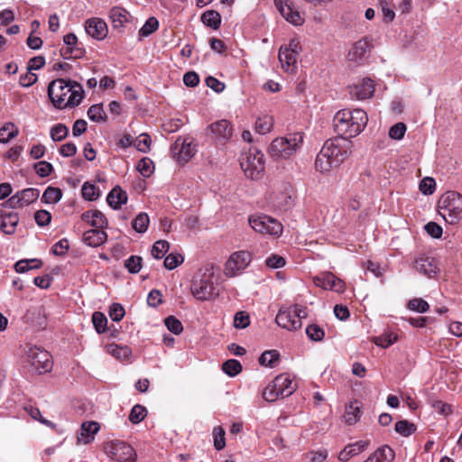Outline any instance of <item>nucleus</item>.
<instances>
[{
    "instance_id": "nucleus-1",
    "label": "nucleus",
    "mask_w": 462,
    "mask_h": 462,
    "mask_svg": "<svg viewBox=\"0 0 462 462\" xmlns=\"http://www.w3.org/2000/svg\"><path fill=\"white\" fill-rule=\"evenodd\" d=\"M48 96L56 108L64 109L79 106L84 97V90L76 81L57 79L49 84Z\"/></svg>"
},
{
    "instance_id": "nucleus-2",
    "label": "nucleus",
    "mask_w": 462,
    "mask_h": 462,
    "mask_svg": "<svg viewBox=\"0 0 462 462\" xmlns=\"http://www.w3.org/2000/svg\"><path fill=\"white\" fill-rule=\"evenodd\" d=\"M350 143L343 138L327 140L317 154L315 169L328 173L337 168L348 156Z\"/></svg>"
},
{
    "instance_id": "nucleus-3",
    "label": "nucleus",
    "mask_w": 462,
    "mask_h": 462,
    "mask_svg": "<svg viewBox=\"0 0 462 462\" xmlns=\"http://www.w3.org/2000/svg\"><path fill=\"white\" fill-rule=\"evenodd\" d=\"M368 116L362 109H342L336 113L333 118L335 131L348 141L349 138L358 135L366 126Z\"/></svg>"
},
{
    "instance_id": "nucleus-4",
    "label": "nucleus",
    "mask_w": 462,
    "mask_h": 462,
    "mask_svg": "<svg viewBox=\"0 0 462 462\" xmlns=\"http://www.w3.org/2000/svg\"><path fill=\"white\" fill-rule=\"evenodd\" d=\"M302 143V134L295 133L286 137L275 138L270 144L268 152L270 155L276 160L288 159L300 149Z\"/></svg>"
},
{
    "instance_id": "nucleus-5",
    "label": "nucleus",
    "mask_w": 462,
    "mask_h": 462,
    "mask_svg": "<svg viewBox=\"0 0 462 462\" xmlns=\"http://www.w3.org/2000/svg\"><path fill=\"white\" fill-rule=\"evenodd\" d=\"M439 213L447 223L456 224L462 212V195L456 191H447L438 203Z\"/></svg>"
},
{
    "instance_id": "nucleus-6",
    "label": "nucleus",
    "mask_w": 462,
    "mask_h": 462,
    "mask_svg": "<svg viewBox=\"0 0 462 462\" xmlns=\"http://www.w3.org/2000/svg\"><path fill=\"white\" fill-rule=\"evenodd\" d=\"M240 166L247 178L258 180L264 171V155L257 149H250L242 154Z\"/></svg>"
},
{
    "instance_id": "nucleus-7",
    "label": "nucleus",
    "mask_w": 462,
    "mask_h": 462,
    "mask_svg": "<svg viewBox=\"0 0 462 462\" xmlns=\"http://www.w3.org/2000/svg\"><path fill=\"white\" fill-rule=\"evenodd\" d=\"M250 226L257 233L280 236L282 233V225L275 218L267 215H254L248 219Z\"/></svg>"
},
{
    "instance_id": "nucleus-8",
    "label": "nucleus",
    "mask_w": 462,
    "mask_h": 462,
    "mask_svg": "<svg viewBox=\"0 0 462 462\" xmlns=\"http://www.w3.org/2000/svg\"><path fill=\"white\" fill-rule=\"evenodd\" d=\"M373 49V40L367 36L363 37L355 42L348 50L347 60L356 65H363Z\"/></svg>"
},
{
    "instance_id": "nucleus-9",
    "label": "nucleus",
    "mask_w": 462,
    "mask_h": 462,
    "mask_svg": "<svg viewBox=\"0 0 462 462\" xmlns=\"http://www.w3.org/2000/svg\"><path fill=\"white\" fill-rule=\"evenodd\" d=\"M28 362L39 374H43L51 369V355L48 351L37 346H29L26 351Z\"/></svg>"
},
{
    "instance_id": "nucleus-10",
    "label": "nucleus",
    "mask_w": 462,
    "mask_h": 462,
    "mask_svg": "<svg viewBox=\"0 0 462 462\" xmlns=\"http://www.w3.org/2000/svg\"><path fill=\"white\" fill-rule=\"evenodd\" d=\"M40 190L34 188H28L16 192L9 199L2 204L5 208H24L38 199Z\"/></svg>"
},
{
    "instance_id": "nucleus-11",
    "label": "nucleus",
    "mask_w": 462,
    "mask_h": 462,
    "mask_svg": "<svg viewBox=\"0 0 462 462\" xmlns=\"http://www.w3.org/2000/svg\"><path fill=\"white\" fill-rule=\"evenodd\" d=\"M171 152L180 163L188 162L196 153V145L189 138L179 137L171 146Z\"/></svg>"
},
{
    "instance_id": "nucleus-12",
    "label": "nucleus",
    "mask_w": 462,
    "mask_h": 462,
    "mask_svg": "<svg viewBox=\"0 0 462 462\" xmlns=\"http://www.w3.org/2000/svg\"><path fill=\"white\" fill-rule=\"evenodd\" d=\"M251 262V254L247 251H238L231 254L226 263V274L229 277L236 276L243 271Z\"/></svg>"
},
{
    "instance_id": "nucleus-13",
    "label": "nucleus",
    "mask_w": 462,
    "mask_h": 462,
    "mask_svg": "<svg viewBox=\"0 0 462 462\" xmlns=\"http://www.w3.org/2000/svg\"><path fill=\"white\" fill-rule=\"evenodd\" d=\"M211 138L217 143H226L233 135V126L227 120L221 119L208 125Z\"/></svg>"
},
{
    "instance_id": "nucleus-14",
    "label": "nucleus",
    "mask_w": 462,
    "mask_h": 462,
    "mask_svg": "<svg viewBox=\"0 0 462 462\" xmlns=\"http://www.w3.org/2000/svg\"><path fill=\"white\" fill-rule=\"evenodd\" d=\"M109 454L117 462H134L137 456L134 448L124 441L113 442Z\"/></svg>"
},
{
    "instance_id": "nucleus-15",
    "label": "nucleus",
    "mask_w": 462,
    "mask_h": 462,
    "mask_svg": "<svg viewBox=\"0 0 462 462\" xmlns=\"http://www.w3.org/2000/svg\"><path fill=\"white\" fill-rule=\"evenodd\" d=\"M313 282L317 286L324 290L333 291L337 293L343 292L346 288L345 282L330 272L322 273L319 276L314 277Z\"/></svg>"
},
{
    "instance_id": "nucleus-16",
    "label": "nucleus",
    "mask_w": 462,
    "mask_h": 462,
    "mask_svg": "<svg viewBox=\"0 0 462 462\" xmlns=\"http://www.w3.org/2000/svg\"><path fill=\"white\" fill-rule=\"evenodd\" d=\"M275 322L278 326L288 330H296L302 325L300 319L295 317L291 307L286 310L281 309L275 318Z\"/></svg>"
},
{
    "instance_id": "nucleus-17",
    "label": "nucleus",
    "mask_w": 462,
    "mask_h": 462,
    "mask_svg": "<svg viewBox=\"0 0 462 462\" xmlns=\"http://www.w3.org/2000/svg\"><path fill=\"white\" fill-rule=\"evenodd\" d=\"M414 268L421 274L432 278L439 272L438 261L431 256L422 255L414 261Z\"/></svg>"
},
{
    "instance_id": "nucleus-18",
    "label": "nucleus",
    "mask_w": 462,
    "mask_h": 462,
    "mask_svg": "<svg viewBox=\"0 0 462 462\" xmlns=\"http://www.w3.org/2000/svg\"><path fill=\"white\" fill-rule=\"evenodd\" d=\"M191 293L199 300H208L214 294L213 283L207 279L193 282Z\"/></svg>"
},
{
    "instance_id": "nucleus-19",
    "label": "nucleus",
    "mask_w": 462,
    "mask_h": 462,
    "mask_svg": "<svg viewBox=\"0 0 462 462\" xmlns=\"http://www.w3.org/2000/svg\"><path fill=\"white\" fill-rule=\"evenodd\" d=\"M85 28L87 33L97 40H103L107 34L106 23L99 18L88 20Z\"/></svg>"
},
{
    "instance_id": "nucleus-20",
    "label": "nucleus",
    "mask_w": 462,
    "mask_h": 462,
    "mask_svg": "<svg viewBox=\"0 0 462 462\" xmlns=\"http://www.w3.org/2000/svg\"><path fill=\"white\" fill-rule=\"evenodd\" d=\"M368 441L359 440L346 446L338 454L337 458L341 462H347L350 458L365 451L368 447Z\"/></svg>"
},
{
    "instance_id": "nucleus-21",
    "label": "nucleus",
    "mask_w": 462,
    "mask_h": 462,
    "mask_svg": "<svg viewBox=\"0 0 462 462\" xmlns=\"http://www.w3.org/2000/svg\"><path fill=\"white\" fill-rule=\"evenodd\" d=\"M374 92V87L373 80L370 79H364L362 82L351 88L350 95L352 97L362 100L371 97Z\"/></svg>"
},
{
    "instance_id": "nucleus-22",
    "label": "nucleus",
    "mask_w": 462,
    "mask_h": 462,
    "mask_svg": "<svg viewBox=\"0 0 462 462\" xmlns=\"http://www.w3.org/2000/svg\"><path fill=\"white\" fill-rule=\"evenodd\" d=\"M81 219L96 229L104 230L107 226V220L99 210H88L81 215Z\"/></svg>"
},
{
    "instance_id": "nucleus-23",
    "label": "nucleus",
    "mask_w": 462,
    "mask_h": 462,
    "mask_svg": "<svg viewBox=\"0 0 462 462\" xmlns=\"http://www.w3.org/2000/svg\"><path fill=\"white\" fill-rule=\"evenodd\" d=\"M273 387L278 391L281 398H285L292 394L295 391V387L292 384L291 380L287 374H280L273 381Z\"/></svg>"
},
{
    "instance_id": "nucleus-24",
    "label": "nucleus",
    "mask_w": 462,
    "mask_h": 462,
    "mask_svg": "<svg viewBox=\"0 0 462 462\" xmlns=\"http://www.w3.org/2000/svg\"><path fill=\"white\" fill-rule=\"evenodd\" d=\"M99 424L96 421H86L81 425L80 432L79 433L77 439L78 444H88L94 439L95 434L99 430Z\"/></svg>"
},
{
    "instance_id": "nucleus-25",
    "label": "nucleus",
    "mask_w": 462,
    "mask_h": 462,
    "mask_svg": "<svg viewBox=\"0 0 462 462\" xmlns=\"http://www.w3.org/2000/svg\"><path fill=\"white\" fill-rule=\"evenodd\" d=\"M107 238V235L104 230L99 229H90L85 231L83 234V242L92 247H97L103 245Z\"/></svg>"
},
{
    "instance_id": "nucleus-26",
    "label": "nucleus",
    "mask_w": 462,
    "mask_h": 462,
    "mask_svg": "<svg viewBox=\"0 0 462 462\" xmlns=\"http://www.w3.org/2000/svg\"><path fill=\"white\" fill-rule=\"evenodd\" d=\"M63 42L66 44V47L60 50V54L62 57L65 59L69 57L78 58L81 55V51L76 48L78 39L74 33L66 34L63 37Z\"/></svg>"
},
{
    "instance_id": "nucleus-27",
    "label": "nucleus",
    "mask_w": 462,
    "mask_h": 462,
    "mask_svg": "<svg viewBox=\"0 0 462 462\" xmlns=\"http://www.w3.org/2000/svg\"><path fill=\"white\" fill-rule=\"evenodd\" d=\"M106 201L114 209H119L126 203L127 194L119 186H116L108 193Z\"/></svg>"
},
{
    "instance_id": "nucleus-28",
    "label": "nucleus",
    "mask_w": 462,
    "mask_h": 462,
    "mask_svg": "<svg viewBox=\"0 0 462 462\" xmlns=\"http://www.w3.org/2000/svg\"><path fill=\"white\" fill-rule=\"evenodd\" d=\"M278 59L282 64V68L285 71H293L296 66L298 55L287 51L285 47L281 46L278 53Z\"/></svg>"
},
{
    "instance_id": "nucleus-29",
    "label": "nucleus",
    "mask_w": 462,
    "mask_h": 462,
    "mask_svg": "<svg viewBox=\"0 0 462 462\" xmlns=\"http://www.w3.org/2000/svg\"><path fill=\"white\" fill-rule=\"evenodd\" d=\"M19 222V216L17 213H8L2 216L1 229L5 234H13Z\"/></svg>"
},
{
    "instance_id": "nucleus-30",
    "label": "nucleus",
    "mask_w": 462,
    "mask_h": 462,
    "mask_svg": "<svg viewBox=\"0 0 462 462\" xmlns=\"http://www.w3.org/2000/svg\"><path fill=\"white\" fill-rule=\"evenodd\" d=\"M361 416L360 405L358 402H351L349 405L346 407L344 419L345 421L353 425L357 422Z\"/></svg>"
},
{
    "instance_id": "nucleus-31",
    "label": "nucleus",
    "mask_w": 462,
    "mask_h": 462,
    "mask_svg": "<svg viewBox=\"0 0 462 462\" xmlns=\"http://www.w3.org/2000/svg\"><path fill=\"white\" fill-rule=\"evenodd\" d=\"M394 451L389 446H383L371 454L374 462H392L394 458Z\"/></svg>"
},
{
    "instance_id": "nucleus-32",
    "label": "nucleus",
    "mask_w": 462,
    "mask_h": 462,
    "mask_svg": "<svg viewBox=\"0 0 462 462\" xmlns=\"http://www.w3.org/2000/svg\"><path fill=\"white\" fill-rule=\"evenodd\" d=\"M128 13L121 7H113L110 10V19L115 28L123 27L124 23L127 22Z\"/></svg>"
},
{
    "instance_id": "nucleus-33",
    "label": "nucleus",
    "mask_w": 462,
    "mask_h": 462,
    "mask_svg": "<svg viewBox=\"0 0 462 462\" xmlns=\"http://www.w3.org/2000/svg\"><path fill=\"white\" fill-rule=\"evenodd\" d=\"M201 21L205 25L216 30L221 23V16L215 10H208L202 14Z\"/></svg>"
},
{
    "instance_id": "nucleus-34",
    "label": "nucleus",
    "mask_w": 462,
    "mask_h": 462,
    "mask_svg": "<svg viewBox=\"0 0 462 462\" xmlns=\"http://www.w3.org/2000/svg\"><path fill=\"white\" fill-rule=\"evenodd\" d=\"M273 126V119L271 116L264 115L257 118L255 122V131L260 134L269 133Z\"/></svg>"
},
{
    "instance_id": "nucleus-35",
    "label": "nucleus",
    "mask_w": 462,
    "mask_h": 462,
    "mask_svg": "<svg viewBox=\"0 0 462 462\" xmlns=\"http://www.w3.org/2000/svg\"><path fill=\"white\" fill-rule=\"evenodd\" d=\"M61 197L62 191L60 189L50 186L43 192L42 201L46 204H56Z\"/></svg>"
},
{
    "instance_id": "nucleus-36",
    "label": "nucleus",
    "mask_w": 462,
    "mask_h": 462,
    "mask_svg": "<svg viewBox=\"0 0 462 462\" xmlns=\"http://www.w3.org/2000/svg\"><path fill=\"white\" fill-rule=\"evenodd\" d=\"M279 357L280 355L276 350H268L261 355L259 363L264 366L273 367L278 363Z\"/></svg>"
},
{
    "instance_id": "nucleus-37",
    "label": "nucleus",
    "mask_w": 462,
    "mask_h": 462,
    "mask_svg": "<svg viewBox=\"0 0 462 462\" xmlns=\"http://www.w3.org/2000/svg\"><path fill=\"white\" fill-rule=\"evenodd\" d=\"M88 116L93 122H105L106 120L102 104L91 106L88 110Z\"/></svg>"
},
{
    "instance_id": "nucleus-38",
    "label": "nucleus",
    "mask_w": 462,
    "mask_h": 462,
    "mask_svg": "<svg viewBox=\"0 0 462 462\" xmlns=\"http://www.w3.org/2000/svg\"><path fill=\"white\" fill-rule=\"evenodd\" d=\"M147 415V410L141 404L134 405L129 414V420L133 424H138L144 420Z\"/></svg>"
},
{
    "instance_id": "nucleus-39",
    "label": "nucleus",
    "mask_w": 462,
    "mask_h": 462,
    "mask_svg": "<svg viewBox=\"0 0 462 462\" xmlns=\"http://www.w3.org/2000/svg\"><path fill=\"white\" fill-rule=\"evenodd\" d=\"M18 134V130L15 125L12 123L5 125L0 128V143H6L11 139L15 137Z\"/></svg>"
},
{
    "instance_id": "nucleus-40",
    "label": "nucleus",
    "mask_w": 462,
    "mask_h": 462,
    "mask_svg": "<svg viewBox=\"0 0 462 462\" xmlns=\"http://www.w3.org/2000/svg\"><path fill=\"white\" fill-rule=\"evenodd\" d=\"M136 169L143 177L148 178L154 171V164L150 158L144 157L138 162Z\"/></svg>"
},
{
    "instance_id": "nucleus-41",
    "label": "nucleus",
    "mask_w": 462,
    "mask_h": 462,
    "mask_svg": "<svg viewBox=\"0 0 462 462\" xmlns=\"http://www.w3.org/2000/svg\"><path fill=\"white\" fill-rule=\"evenodd\" d=\"M42 265V262L37 259L21 260L14 264V269L17 273H23L31 269L38 268Z\"/></svg>"
},
{
    "instance_id": "nucleus-42",
    "label": "nucleus",
    "mask_w": 462,
    "mask_h": 462,
    "mask_svg": "<svg viewBox=\"0 0 462 462\" xmlns=\"http://www.w3.org/2000/svg\"><path fill=\"white\" fill-rule=\"evenodd\" d=\"M222 370L229 376H236L242 371V365L236 359H229L223 363Z\"/></svg>"
},
{
    "instance_id": "nucleus-43",
    "label": "nucleus",
    "mask_w": 462,
    "mask_h": 462,
    "mask_svg": "<svg viewBox=\"0 0 462 462\" xmlns=\"http://www.w3.org/2000/svg\"><path fill=\"white\" fill-rule=\"evenodd\" d=\"M150 219L146 213L138 214L133 221V228L138 233H144L149 226Z\"/></svg>"
},
{
    "instance_id": "nucleus-44",
    "label": "nucleus",
    "mask_w": 462,
    "mask_h": 462,
    "mask_svg": "<svg viewBox=\"0 0 462 462\" xmlns=\"http://www.w3.org/2000/svg\"><path fill=\"white\" fill-rule=\"evenodd\" d=\"M159 27V22L155 17H150L145 23L139 30V36L141 38L147 37L154 32Z\"/></svg>"
},
{
    "instance_id": "nucleus-45",
    "label": "nucleus",
    "mask_w": 462,
    "mask_h": 462,
    "mask_svg": "<svg viewBox=\"0 0 462 462\" xmlns=\"http://www.w3.org/2000/svg\"><path fill=\"white\" fill-rule=\"evenodd\" d=\"M92 322L96 331L98 334L104 333L106 331L107 319L102 312L95 311L92 315Z\"/></svg>"
},
{
    "instance_id": "nucleus-46",
    "label": "nucleus",
    "mask_w": 462,
    "mask_h": 462,
    "mask_svg": "<svg viewBox=\"0 0 462 462\" xmlns=\"http://www.w3.org/2000/svg\"><path fill=\"white\" fill-rule=\"evenodd\" d=\"M169 248L170 245L166 240H158L153 244L151 253L155 259H162Z\"/></svg>"
},
{
    "instance_id": "nucleus-47",
    "label": "nucleus",
    "mask_w": 462,
    "mask_h": 462,
    "mask_svg": "<svg viewBox=\"0 0 462 462\" xmlns=\"http://www.w3.org/2000/svg\"><path fill=\"white\" fill-rule=\"evenodd\" d=\"M308 337L316 342L322 341L325 337V331L318 325L311 324L306 328Z\"/></svg>"
},
{
    "instance_id": "nucleus-48",
    "label": "nucleus",
    "mask_w": 462,
    "mask_h": 462,
    "mask_svg": "<svg viewBox=\"0 0 462 462\" xmlns=\"http://www.w3.org/2000/svg\"><path fill=\"white\" fill-rule=\"evenodd\" d=\"M81 194L85 199L92 201L99 197V190L94 184L86 182L82 186Z\"/></svg>"
},
{
    "instance_id": "nucleus-49",
    "label": "nucleus",
    "mask_w": 462,
    "mask_h": 462,
    "mask_svg": "<svg viewBox=\"0 0 462 462\" xmlns=\"http://www.w3.org/2000/svg\"><path fill=\"white\" fill-rule=\"evenodd\" d=\"M395 430L399 434L408 437L416 430V427L413 423L408 420H399L395 423Z\"/></svg>"
},
{
    "instance_id": "nucleus-50",
    "label": "nucleus",
    "mask_w": 462,
    "mask_h": 462,
    "mask_svg": "<svg viewBox=\"0 0 462 462\" xmlns=\"http://www.w3.org/2000/svg\"><path fill=\"white\" fill-rule=\"evenodd\" d=\"M289 23L293 25H301L304 23V18L300 15V12L293 10L291 5L287 11L282 14Z\"/></svg>"
},
{
    "instance_id": "nucleus-51",
    "label": "nucleus",
    "mask_w": 462,
    "mask_h": 462,
    "mask_svg": "<svg viewBox=\"0 0 462 462\" xmlns=\"http://www.w3.org/2000/svg\"><path fill=\"white\" fill-rule=\"evenodd\" d=\"M407 306L411 310L417 311L420 313L426 312L430 308L428 302L421 298H414L409 300Z\"/></svg>"
},
{
    "instance_id": "nucleus-52",
    "label": "nucleus",
    "mask_w": 462,
    "mask_h": 462,
    "mask_svg": "<svg viewBox=\"0 0 462 462\" xmlns=\"http://www.w3.org/2000/svg\"><path fill=\"white\" fill-rule=\"evenodd\" d=\"M125 266L131 273H137L142 268V257L132 255L125 261Z\"/></svg>"
},
{
    "instance_id": "nucleus-53",
    "label": "nucleus",
    "mask_w": 462,
    "mask_h": 462,
    "mask_svg": "<svg viewBox=\"0 0 462 462\" xmlns=\"http://www.w3.org/2000/svg\"><path fill=\"white\" fill-rule=\"evenodd\" d=\"M68 128L62 125L58 124L51 129V137L55 142L62 141L68 135Z\"/></svg>"
},
{
    "instance_id": "nucleus-54",
    "label": "nucleus",
    "mask_w": 462,
    "mask_h": 462,
    "mask_svg": "<svg viewBox=\"0 0 462 462\" xmlns=\"http://www.w3.org/2000/svg\"><path fill=\"white\" fill-rule=\"evenodd\" d=\"M164 323L167 328L176 335H179L183 330V326L181 322L174 316L167 317L164 320Z\"/></svg>"
},
{
    "instance_id": "nucleus-55",
    "label": "nucleus",
    "mask_w": 462,
    "mask_h": 462,
    "mask_svg": "<svg viewBox=\"0 0 462 462\" xmlns=\"http://www.w3.org/2000/svg\"><path fill=\"white\" fill-rule=\"evenodd\" d=\"M25 411L28 412V414L35 420H38L40 422H42V424L50 427V428H54L55 425L51 421V420H45L42 414H41V411L38 408H35V407H32V406H29V407H25Z\"/></svg>"
},
{
    "instance_id": "nucleus-56",
    "label": "nucleus",
    "mask_w": 462,
    "mask_h": 462,
    "mask_svg": "<svg viewBox=\"0 0 462 462\" xmlns=\"http://www.w3.org/2000/svg\"><path fill=\"white\" fill-rule=\"evenodd\" d=\"M150 145L151 138L145 134H140L134 142V146L142 152H147L150 150Z\"/></svg>"
},
{
    "instance_id": "nucleus-57",
    "label": "nucleus",
    "mask_w": 462,
    "mask_h": 462,
    "mask_svg": "<svg viewBox=\"0 0 462 462\" xmlns=\"http://www.w3.org/2000/svg\"><path fill=\"white\" fill-rule=\"evenodd\" d=\"M436 182L431 177L424 178L420 183V190L425 195H430L435 191Z\"/></svg>"
},
{
    "instance_id": "nucleus-58",
    "label": "nucleus",
    "mask_w": 462,
    "mask_h": 462,
    "mask_svg": "<svg viewBox=\"0 0 462 462\" xmlns=\"http://www.w3.org/2000/svg\"><path fill=\"white\" fill-rule=\"evenodd\" d=\"M214 434V446L216 449L221 450L226 446L225 431L221 427H216L213 430Z\"/></svg>"
},
{
    "instance_id": "nucleus-59",
    "label": "nucleus",
    "mask_w": 462,
    "mask_h": 462,
    "mask_svg": "<svg viewBox=\"0 0 462 462\" xmlns=\"http://www.w3.org/2000/svg\"><path fill=\"white\" fill-rule=\"evenodd\" d=\"M183 262V257L180 254H171L165 257L163 265L168 270H173Z\"/></svg>"
},
{
    "instance_id": "nucleus-60",
    "label": "nucleus",
    "mask_w": 462,
    "mask_h": 462,
    "mask_svg": "<svg viewBox=\"0 0 462 462\" xmlns=\"http://www.w3.org/2000/svg\"><path fill=\"white\" fill-rule=\"evenodd\" d=\"M125 314V309L119 303H113L109 308V317L113 321H120Z\"/></svg>"
},
{
    "instance_id": "nucleus-61",
    "label": "nucleus",
    "mask_w": 462,
    "mask_h": 462,
    "mask_svg": "<svg viewBox=\"0 0 462 462\" xmlns=\"http://www.w3.org/2000/svg\"><path fill=\"white\" fill-rule=\"evenodd\" d=\"M34 219L38 226H45L51 223V214L44 209L37 210L34 213Z\"/></svg>"
},
{
    "instance_id": "nucleus-62",
    "label": "nucleus",
    "mask_w": 462,
    "mask_h": 462,
    "mask_svg": "<svg viewBox=\"0 0 462 462\" xmlns=\"http://www.w3.org/2000/svg\"><path fill=\"white\" fill-rule=\"evenodd\" d=\"M250 324L249 315L245 311H239L235 315L234 326L236 328H245Z\"/></svg>"
},
{
    "instance_id": "nucleus-63",
    "label": "nucleus",
    "mask_w": 462,
    "mask_h": 462,
    "mask_svg": "<svg viewBox=\"0 0 462 462\" xmlns=\"http://www.w3.org/2000/svg\"><path fill=\"white\" fill-rule=\"evenodd\" d=\"M406 132V125L403 123L393 125L389 130V136L394 140H401Z\"/></svg>"
},
{
    "instance_id": "nucleus-64",
    "label": "nucleus",
    "mask_w": 462,
    "mask_h": 462,
    "mask_svg": "<svg viewBox=\"0 0 462 462\" xmlns=\"http://www.w3.org/2000/svg\"><path fill=\"white\" fill-rule=\"evenodd\" d=\"M396 341H397V336H395V335L393 336L391 334L376 337L374 339V344L383 348L388 347L389 346L393 345Z\"/></svg>"
}]
</instances>
